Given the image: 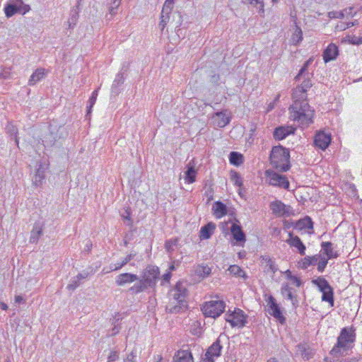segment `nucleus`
I'll use <instances>...</instances> for the list:
<instances>
[{
  "label": "nucleus",
  "instance_id": "obj_59",
  "mask_svg": "<svg viewBox=\"0 0 362 362\" xmlns=\"http://www.w3.org/2000/svg\"><path fill=\"white\" fill-rule=\"evenodd\" d=\"M263 7H264V5H263V4L262 3V8H261V9H262V12H264V8H263Z\"/></svg>",
  "mask_w": 362,
  "mask_h": 362
},
{
  "label": "nucleus",
  "instance_id": "obj_37",
  "mask_svg": "<svg viewBox=\"0 0 362 362\" xmlns=\"http://www.w3.org/2000/svg\"><path fill=\"white\" fill-rule=\"evenodd\" d=\"M303 39L302 30L298 26H296L295 31L292 34L291 42L293 45L299 44Z\"/></svg>",
  "mask_w": 362,
  "mask_h": 362
},
{
  "label": "nucleus",
  "instance_id": "obj_5",
  "mask_svg": "<svg viewBox=\"0 0 362 362\" xmlns=\"http://www.w3.org/2000/svg\"><path fill=\"white\" fill-rule=\"evenodd\" d=\"M284 274L286 282L282 285L281 293L295 305L297 303L296 296L294 295L295 288H300L303 285V281L300 276L293 274L290 269L284 272Z\"/></svg>",
  "mask_w": 362,
  "mask_h": 362
},
{
  "label": "nucleus",
  "instance_id": "obj_14",
  "mask_svg": "<svg viewBox=\"0 0 362 362\" xmlns=\"http://www.w3.org/2000/svg\"><path fill=\"white\" fill-rule=\"evenodd\" d=\"M270 209L272 213L278 217L289 216L291 214L290 206L285 205L282 202L276 200L270 204Z\"/></svg>",
  "mask_w": 362,
  "mask_h": 362
},
{
  "label": "nucleus",
  "instance_id": "obj_38",
  "mask_svg": "<svg viewBox=\"0 0 362 362\" xmlns=\"http://www.w3.org/2000/svg\"><path fill=\"white\" fill-rule=\"evenodd\" d=\"M174 1L175 0H165L162 9L163 13H165L167 16L170 13L173 8Z\"/></svg>",
  "mask_w": 362,
  "mask_h": 362
},
{
  "label": "nucleus",
  "instance_id": "obj_60",
  "mask_svg": "<svg viewBox=\"0 0 362 362\" xmlns=\"http://www.w3.org/2000/svg\"><path fill=\"white\" fill-rule=\"evenodd\" d=\"M273 2H277L278 0H272Z\"/></svg>",
  "mask_w": 362,
  "mask_h": 362
},
{
  "label": "nucleus",
  "instance_id": "obj_33",
  "mask_svg": "<svg viewBox=\"0 0 362 362\" xmlns=\"http://www.w3.org/2000/svg\"><path fill=\"white\" fill-rule=\"evenodd\" d=\"M296 227L298 228L299 230H303V229H313V223L311 220V218L308 216L302 218L296 222Z\"/></svg>",
  "mask_w": 362,
  "mask_h": 362
},
{
  "label": "nucleus",
  "instance_id": "obj_31",
  "mask_svg": "<svg viewBox=\"0 0 362 362\" xmlns=\"http://www.w3.org/2000/svg\"><path fill=\"white\" fill-rule=\"evenodd\" d=\"M46 74L45 69H37L30 76L29 85H35L37 82L42 79Z\"/></svg>",
  "mask_w": 362,
  "mask_h": 362
},
{
  "label": "nucleus",
  "instance_id": "obj_61",
  "mask_svg": "<svg viewBox=\"0 0 362 362\" xmlns=\"http://www.w3.org/2000/svg\"><path fill=\"white\" fill-rule=\"evenodd\" d=\"M173 268H174L173 266L170 267V269H173Z\"/></svg>",
  "mask_w": 362,
  "mask_h": 362
},
{
  "label": "nucleus",
  "instance_id": "obj_39",
  "mask_svg": "<svg viewBox=\"0 0 362 362\" xmlns=\"http://www.w3.org/2000/svg\"><path fill=\"white\" fill-rule=\"evenodd\" d=\"M98 95V90H95L92 93L91 96H90V99H89L90 106L88 107V113L90 112L93 106L96 103Z\"/></svg>",
  "mask_w": 362,
  "mask_h": 362
},
{
  "label": "nucleus",
  "instance_id": "obj_9",
  "mask_svg": "<svg viewBox=\"0 0 362 362\" xmlns=\"http://www.w3.org/2000/svg\"><path fill=\"white\" fill-rule=\"evenodd\" d=\"M312 86L310 79L303 81L300 86H297L293 91L292 97L293 103L292 105L299 106L307 103V91Z\"/></svg>",
  "mask_w": 362,
  "mask_h": 362
},
{
  "label": "nucleus",
  "instance_id": "obj_58",
  "mask_svg": "<svg viewBox=\"0 0 362 362\" xmlns=\"http://www.w3.org/2000/svg\"><path fill=\"white\" fill-rule=\"evenodd\" d=\"M267 362H279L276 358H270Z\"/></svg>",
  "mask_w": 362,
  "mask_h": 362
},
{
  "label": "nucleus",
  "instance_id": "obj_26",
  "mask_svg": "<svg viewBox=\"0 0 362 362\" xmlns=\"http://www.w3.org/2000/svg\"><path fill=\"white\" fill-rule=\"evenodd\" d=\"M212 211L214 216L217 218L220 219L227 214V207L221 202H216L212 207Z\"/></svg>",
  "mask_w": 362,
  "mask_h": 362
},
{
  "label": "nucleus",
  "instance_id": "obj_1",
  "mask_svg": "<svg viewBox=\"0 0 362 362\" xmlns=\"http://www.w3.org/2000/svg\"><path fill=\"white\" fill-rule=\"evenodd\" d=\"M356 328L353 326L343 327L337 339V342L329 351V354L339 356L342 353L351 350L354 347L356 333Z\"/></svg>",
  "mask_w": 362,
  "mask_h": 362
},
{
  "label": "nucleus",
  "instance_id": "obj_7",
  "mask_svg": "<svg viewBox=\"0 0 362 362\" xmlns=\"http://www.w3.org/2000/svg\"><path fill=\"white\" fill-rule=\"evenodd\" d=\"M226 304L223 300L206 301L202 305V311L204 316L216 318L225 310Z\"/></svg>",
  "mask_w": 362,
  "mask_h": 362
},
{
  "label": "nucleus",
  "instance_id": "obj_57",
  "mask_svg": "<svg viewBox=\"0 0 362 362\" xmlns=\"http://www.w3.org/2000/svg\"><path fill=\"white\" fill-rule=\"evenodd\" d=\"M249 1H250V4H253V3L258 4V3H260L259 0H249Z\"/></svg>",
  "mask_w": 362,
  "mask_h": 362
},
{
  "label": "nucleus",
  "instance_id": "obj_10",
  "mask_svg": "<svg viewBox=\"0 0 362 362\" xmlns=\"http://www.w3.org/2000/svg\"><path fill=\"white\" fill-rule=\"evenodd\" d=\"M322 293V300L329 303L330 306L334 305V293L332 287L327 281L323 277H318L317 279L313 281Z\"/></svg>",
  "mask_w": 362,
  "mask_h": 362
},
{
  "label": "nucleus",
  "instance_id": "obj_22",
  "mask_svg": "<svg viewBox=\"0 0 362 362\" xmlns=\"http://www.w3.org/2000/svg\"><path fill=\"white\" fill-rule=\"evenodd\" d=\"M186 294L187 290L181 282L177 283L175 288L171 290V295L178 303L184 301Z\"/></svg>",
  "mask_w": 362,
  "mask_h": 362
},
{
  "label": "nucleus",
  "instance_id": "obj_23",
  "mask_svg": "<svg viewBox=\"0 0 362 362\" xmlns=\"http://www.w3.org/2000/svg\"><path fill=\"white\" fill-rule=\"evenodd\" d=\"M174 362H193V356L189 349H180L178 350L174 357Z\"/></svg>",
  "mask_w": 362,
  "mask_h": 362
},
{
  "label": "nucleus",
  "instance_id": "obj_27",
  "mask_svg": "<svg viewBox=\"0 0 362 362\" xmlns=\"http://www.w3.org/2000/svg\"><path fill=\"white\" fill-rule=\"evenodd\" d=\"M317 257L315 256H305L301 258L297 262V267L300 269H305L311 265H314L317 262Z\"/></svg>",
  "mask_w": 362,
  "mask_h": 362
},
{
  "label": "nucleus",
  "instance_id": "obj_12",
  "mask_svg": "<svg viewBox=\"0 0 362 362\" xmlns=\"http://www.w3.org/2000/svg\"><path fill=\"white\" fill-rule=\"evenodd\" d=\"M260 267L265 274L270 275L272 276H274L278 270V267L276 264L275 261L267 255L261 257Z\"/></svg>",
  "mask_w": 362,
  "mask_h": 362
},
{
  "label": "nucleus",
  "instance_id": "obj_8",
  "mask_svg": "<svg viewBox=\"0 0 362 362\" xmlns=\"http://www.w3.org/2000/svg\"><path fill=\"white\" fill-rule=\"evenodd\" d=\"M267 182L272 186L288 189L290 182L286 175H280L273 170H267L264 173Z\"/></svg>",
  "mask_w": 362,
  "mask_h": 362
},
{
  "label": "nucleus",
  "instance_id": "obj_17",
  "mask_svg": "<svg viewBox=\"0 0 362 362\" xmlns=\"http://www.w3.org/2000/svg\"><path fill=\"white\" fill-rule=\"evenodd\" d=\"M30 11L28 5H17L8 4L4 7V13L7 18L13 16L15 13L20 12L25 14Z\"/></svg>",
  "mask_w": 362,
  "mask_h": 362
},
{
  "label": "nucleus",
  "instance_id": "obj_2",
  "mask_svg": "<svg viewBox=\"0 0 362 362\" xmlns=\"http://www.w3.org/2000/svg\"><path fill=\"white\" fill-rule=\"evenodd\" d=\"M269 162L276 170L287 172L291 166L288 149L281 146H274L269 155Z\"/></svg>",
  "mask_w": 362,
  "mask_h": 362
},
{
  "label": "nucleus",
  "instance_id": "obj_6",
  "mask_svg": "<svg viewBox=\"0 0 362 362\" xmlns=\"http://www.w3.org/2000/svg\"><path fill=\"white\" fill-rule=\"evenodd\" d=\"M225 319L232 327L242 328L247 323V315L240 308H234L233 310H228Z\"/></svg>",
  "mask_w": 362,
  "mask_h": 362
},
{
  "label": "nucleus",
  "instance_id": "obj_55",
  "mask_svg": "<svg viewBox=\"0 0 362 362\" xmlns=\"http://www.w3.org/2000/svg\"><path fill=\"white\" fill-rule=\"evenodd\" d=\"M124 218L131 222V216L130 213L129 211H127V215L124 216Z\"/></svg>",
  "mask_w": 362,
  "mask_h": 362
},
{
  "label": "nucleus",
  "instance_id": "obj_36",
  "mask_svg": "<svg viewBox=\"0 0 362 362\" xmlns=\"http://www.w3.org/2000/svg\"><path fill=\"white\" fill-rule=\"evenodd\" d=\"M216 116L218 118L217 125L219 127H224L230 122V117L226 112H216Z\"/></svg>",
  "mask_w": 362,
  "mask_h": 362
},
{
  "label": "nucleus",
  "instance_id": "obj_47",
  "mask_svg": "<svg viewBox=\"0 0 362 362\" xmlns=\"http://www.w3.org/2000/svg\"><path fill=\"white\" fill-rule=\"evenodd\" d=\"M153 361L154 362H163V358L160 354H158L154 356Z\"/></svg>",
  "mask_w": 362,
  "mask_h": 362
},
{
  "label": "nucleus",
  "instance_id": "obj_13",
  "mask_svg": "<svg viewBox=\"0 0 362 362\" xmlns=\"http://www.w3.org/2000/svg\"><path fill=\"white\" fill-rule=\"evenodd\" d=\"M331 141V134L325 132H318L314 137V144L315 146L323 151L327 148Z\"/></svg>",
  "mask_w": 362,
  "mask_h": 362
},
{
  "label": "nucleus",
  "instance_id": "obj_43",
  "mask_svg": "<svg viewBox=\"0 0 362 362\" xmlns=\"http://www.w3.org/2000/svg\"><path fill=\"white\" fill-rule=\"evenodd\" d=\"M136 354L134 351H132L130 354L127 355L124 362H136Z\"/></svg>",
  "mask_w": 362,
  "mask_h": 362
},
{
  "label": "nucleus",
  "instance_id": "obj_28",
  "mask_svg": "<svg viewBox=\"0 0 362 362\" xmlns=\"http://www.w3.org/2000/svg\"><path fill=\"white\" fill-rule=\"evenodd\" d=\"M187 170L185 172V182L187 184H192L196 181L197 177V170H195L194 165H191L190 163H189L187 165Z\"/></svg>",
  "mask_w": 362,
  "mask_h": 362
},
{
  "label": "nucleus",
  "instance_id": "obj_54",
  "mask_svg": "<svg viewBox=\"0 0 362 362\" xmlns=\"http://www.w3.org/2000/svg\"><path fill=\"white\" fill-rule=\"evenodd\" d=\"M117 8H116V7H115V8H110V13L111 15H115V13H116V12H115V10H116Z\"/></svg>",
  "mask_w": 362,
  "mask_h": 362
},
{
  "label": "nucleus",
  "instance_id": "obj_40",
  "mask_svg": "<svg viewBox=\"0 0 362 362\" xmlns=\"http://www.w3.org/2000/svg\"><path fill=\"white\" fill-rule=\"evenodd\" d=\"M346 40L352 45H361V44H362V36L361 37H358L356 35L348 36Z\"/></svg>",
  "mask_w": 362,
  "mask_h": 362
},
{
  "label": "nucleus",
  "instance_id": "obj_24",
  "mask_svg": "<svg viewBox=\"0 0 362 362\" xmlns=\"http://www.w3.org/2000/svg\"><path fill=\"white\" fill-rule=\"evenodd\" d=\"M216 226L213 222H209L202 226L199 231V238L201 240H207L211 238L216 230Z\"/></svg>",
  "mask_w": 362,
  "mask_h": 362
},
{
  "label": "nucleus",
  "instance_id": "obj_19",
  "mask_svg": "<svg viewBox=\"0 0 362 362\" xmlns=\"http://www.w3.org/2000/svg\"><path fill=\"white\" fill-rule=\"evenodd\" d=\"M296 128L293 126H281L276 128L273 132V136L276 140H283L290 134H293Z\"/></svg>",
  "mask_w": 362,
  "mask_h": 362
},
{
  "label": "nucleus",
  "instance_id": "obj_48",
  "mask_svg": "<svg viewBox=\"0 0 362 362\" xmlns=\"http://www.w3.org/2000/svg\"><path fill=\"white\" fill-rule=\"evenodd\" d=\"M170 277H171V273L170 272H168L167 273H165L163 276V279L164 281H167V282H169L170 279Z\"/></svg>",
  "mask_w": 362,
  "mask_h": 362
},
{
  "label": "nucleus",
  "instance_id": "obj_29",
  "mask_svg": "<svg viewBox=\"0 0 362 362\" xmlns=\"http://www.w3.org/2000/svg\"><path fill=\"white\" fill-rule=\"evenodd\" d=\"M194 272L201 279H204L211 274V268L207 264H199L196 267Z\"/></svg>",
  "mask_w": 362,
  "mask_h": 362
},
{
  "label": "nucleus",
  "instance_id": "obj_42",
  "mask_svg": "<svg viewBox=\"0 0 362 362\" xmlns=\"http://www.w3.org/2000/svg\"><path fill=\"white\" fill-rule=\"evenodd\" d=\"M131 257L130 256H127L122 260V262L119 264H118L112 270H118L121 269L123 266H124L129 261H130Z\"/></svg>",
  "mask_w": 362,
  "mask_h": 362
},
{
  "label": "nucleus",
  "instance_id": "obj_50",
  "mask_svg": "<svg viewBox=\"0 0 362 362\" xmlns=\"http://www.w3.org/2000/svg\"><path fill=\"white\" fill-rule=\"evenodd\" d=\"M12 1V4L17 5H25L22 0H11Z\"/></svg>",
  "mask_w": 362,
  "mask_h": 362
},
{
  "label": "nucleus",
  "instance_id": "obj_21",
  "mask_svg": "<svg viewBox=\"0 0 362 362\" xmlns=\"http://www.w3.org/2000/svg\"><path fill=\"white\" fill-rule=\"evenodd\" d=\"M339 55V48L334 44L330 43L323 52L322 57L325 63L334 60Z\"/></svg>",
  "mask_w": 362,
  "mask_h": 362
},
{
  "label": "nucleus",
  "instance_id": "obj_41",
  "mask_svg": "<svg viewBox=\"0 0 362 362\" xmlns=\"http://www.w3.org/2000/svg\"><path fill=\"white\" fill-rule=\"evenodd\" d=\"M327 262H327V259H325V258H322V259H321L318 262V263H317V270H318L320 272H322L325 270V267H326V266H327Z\"/></svg>",
  "mask_w": 362,
  "mask_h": 362
},
{
  "label": "nucleus",
  "instance_id": "obj_56",
  "mask_svg": "<svg viewBox=\"0 0 362 362\" xmlns=\"http://www.w3.org/2000/svg\"><path fill=\"white\" fill-rule=\"evenodd\" d=\"M1 308L4 310H6L8 309V306L6 305V304H5L4 303H1Z\"/></svg>",
  "mask_w": 362,
  "mask_h": 362
},
{
  "label": "nucleus",
  "instance_id": "obj_34",
  "mask_svg": "<svg viewBox=\"0 0 362 362\" xmlns=\"http://www.w3.org/2000/svg\"><path fill=\"white\" fill-rule=\"evenodd\" d=\"M243 160L244 158L243 154L236 151H232L230 153L229 161L230 164L235 166H239L243 163Z\"/></svg>",
  "mask_w": 362,
  "mask_h": 362
},
{
  "label": "nucleus",
  "instance_id": "obj_3",
  "mask_svg": "<svg viewBox=\"0 0 362 362\" xmlns=\"http://www.w3.org/2000/svg\"><path fill=\"white\" fill-rule=\"evenodd\" d=\"M159 269L157 267L148 265L143 271L139 282L132 286L129 291L136 294L145 291L149 287H154L156 284V280L159 276Z\"/></svg>",
  "mask_w": 362,
  "mask_h": 362
},
{
  "label": "nucleus",
  "instance_id": "obj_25",
  "mask_svg": "<svg viewBox=\"0 0 362 362\" xmlns=\"http://www.w3.org/2000/svg\"><path fill=\"white\" fill-rule=\"evenodd\" d=\"M137 279L138 276L136 274L123 273L117 276L115 281L117 286H122L125 284L133 283Z\"/></svg>",
  "mask_w": 362,
  "mask_h": 362
},
{
  "label": "nucleus",
  "instance_id": "obj_11",
  "mask_svg": "<svg viewBox=\"0 0 362 362\" xmlns=\"http://www.w3.org/2000/svg\"><path fill=\"white\" fill-rule=\"evenodd\" d=\"M266 301L269 313L281 325L285 324L286 317L284 315L282 310L276 303V299L272 295H269L266 299Z\"/></svg>",
  "mask_w": 362,
  "mask_h": 362
},
{
  "label": "nucleus",
  "instance_id": "obj_52",
  "mask_svg": "<svg viewBox=\"0 0 362 362\" xmlns=\"http://www.w3.org/2000/svg\"><path fill=\"white\" fill-rule=\"evenodd\" d=\"M173 241H172V240H168V241H167V242L165 243V247H166V248H167V249H169V248L172 246V245H173Z\"/></svg>",
  "mask_w": 362,
  "mask_h": 362
},
{
  "label": "nucleus",
  "instance_id": "obj_30",
  "mask_svg": "<svg viewBox=\"0 0 362 362\" xmlns=\"http://www.w3.org/2000/svg\"><path fill=\"white\" fill-rule=\"evenodd\" d=\"M321 246L327 259H333L338 257V253L334 250L332 244L330 242H323Z\"/></svg>",
  "mask_w": 362,
  "mask_h": 362
},
{
  "label": "nucleus",
  "instance_id": "obj_45",
  "mask_svg": "<svg viewBox=\"0 0 362 362\" xmlns=\"http://www.w3.org/2000/svg\"><path fill=\"white\" fill-rule=\"evenodd\" d=\"M118 355L116 351H112L110 356H108L107 361L108 362H112L117 359Z\"/></svg>",
  "mask_w": 362,
  "mask_h": 362
},
{
  "label": "nucleus",
  "instance_id": "obj_44",
  "mask_svg": "<svg viewBox=\"0 0 362 362\" xmlns=\"http://www.w3.org/2000/svg\"><path fill=\"white\" fill-rule=\"evenodd\" d=\"M168 18H169L168 16V18H167V16L165 18L164 13H163V11L161 12V16H160L161 21L160 23V25L161 26L162 30L165 27L166 23H167V20L168 19Z\"/></svg>",
  "mask_w": 362,
  "mask_h": 362
},
{
  "label": "nucleus",
  "instance_id": "obj_46",
  "mask_svg": "<svg viewBox=\"0 0 362 362\" xmlns=\"http://www.w3.org/2000/svg\"><path fill=\"white\" fill-rule=\"evenodd\" d=\"M352 25H354L353 23H346V25H344L343 23L337 25V28H339V30H344Z\"/></svg>",
  "mask_w": 362,
  "mask_h": 362
},
{
  "label": "nucleus",
  "instance_id": "obj_20",
  "mask_svg": "<svg viewBox=\"0 0 362 362\" xmlns=\"http://www.w3.org/2000/svg\"><path fill=\"white\" fill-rule=\"evenodd\" d=\"M356 11L354 10V8L350 6L346 8L341 11H330L328 13V16L330 18H340V19H349L352 18Z\"/></svg>",
  "mask_w": 362,
  "mask_h": 362
},
{
  "label": "nucleus",
  "instance_id": "obj_62",
  "mask_svg": "<svg viewBox=\"0 0 362 362\" xmlns=\"http://www.w3.org/2000/svg\"><path fill=\"white\" fill-rule=\"evenodd\" d=\"M361 12H362V7L361 8Z\"/></svg>",
  "mask_w": 362,
  "mask_h": 362
},
{
  "label": "nucleus",
  "instance_id": "obj_51",
  "mask_svg": "<svg viewBox=\"0 0 362 362\" xmlns=\"http://www.w3.org/2000/svg\"><path fill=\"white\" fill-rule=\"evenodd\" d=\"M15 301L16 303H19L23 301V298L21 296H17L15 297Z\"/></svg>",
  "mask_w": 362,
  "mask_h": 362
},
{
  "label": "nucleus",
  "instance_id": "obj_49",
  "mask_svg": "<svg viewBox=\"0 0 362 362\" xmlns=\"http://www.w3.org/2000/svg\"><path fill=\"white\" fill-rule=\"evenodd\" d=\"M307 69V65H305L303 67L301 68V69L300 70L298 74L296 76V78L298 79L300 76Z\"/></svg>",
  "mask_w": 362,
  "mask_h": 362
},
{
  "label": "nucleus",
  "instance_id": "obj_16",
  "mask_svg": "<svg viewBox=\"0 0 362 362\" xmlns=\"http://www.w3.org/2000/svg\"><path fill=\"white\" fill-rule=\"evenodd\" d=\"M230 233L235 243L234 244L243 247L246 242V236L242 227L237 223H233L230 228Z\"/></svg>",
  "mask_w": 362,
  "mask_h": 362
},
{
  "label": "nucleus",
  "instance_id": "obj_4",
  "mask_svg": "<svg viewBox=\"0 0 362 362\" xmlns=\"http://www.w3.org/2000/svg\"><path fill=\"white\" fill-rule=\"evenodd\" d=\"M291 119L299 123L301 128L308 127L313 122L314 110H312L308 103L302 105H291L289 108Z\"/></svg>",
  "mask_w": 362,
  "mask_h": 362
},
{
  "label": "nucleus",
  "instance_id": "obj_53",
  "mask_svg": "<svg viewBox=\"0 0 362 362\" xmlns=\"http://www.w3.org/2000/svg\"><path fill=\"white\" fill-rule=\"evenodd\" d=\"M120 1L121 0H113V4H115V6H116V8H117L119 6Z\"/></svg>",
  "mask_w": 362,
  "mask_h": 362
},
{
  "label": "nucleus",
  "instance_id": "obj_35",
  "mask_svg": "<svg viewBox=\"0 0 362 362\" xmlns=\"http://www.w3.org/2000/svg\"><path fill=\"white\" fill-rule=\"evenodd\" d=\"M228 271L230 272V274L238 276V277H243L244 279H246L247 278V276L246 275V273L245 271H243L240 267L236 264L230 265Z\"/></svg>",
  "mask_w": 362,
  "mask_h": 362
},
{
  "label": "nucleus",
  "instance_id": "obj_15",
  "mask_svg": "<svg viewBox=\"0 0 362 362\" xmlns=\"http://www.w3.org/2000/svg\"><path fill=\"white\" fill-rule=\"evenodd\" d=\"M286 243L290 247L296 248L300 255L305 254L306 247L305 244L298 236L294 235L293 233H288V238L286 240Z\"/></svg>",
  "mask_w": 362,
  "mask_h": 362
},
{
  "label": "nucleus",
  "instance_id": "obj_18",
  "mask_svg": "<svg viewBox=\"0 0 362 362\" xmlns=\"http://www.w3.org/2000/svg\"><path fill=\"white\" fill-rule=\"evenodd\" d=\"M221 348L222 346H221L218 340L214 342L206 350L205 354V361L206 362H214L215 358L220 356Z\"/></svg>",
  "mask_w": 362,
  "mask_h": 362
},
{
  "label": "nucleus",
  "instance_id": "obj_32",
  "mask_svg": "<svg viewBox=\"0 0 362 362\" xmlns=\"http://www.w3.org/2000/svg\"><path fill=\"white\" fill-rule=\"evenodd\" d=\"M230 180L233 182V183L235 186L240 187L239 194H241L240 190L243 186V177H241L240 174L235 170H230Z\"/></svg>",
  "mask_w": 362,
  "mask_h": 362
}]
</instances>
